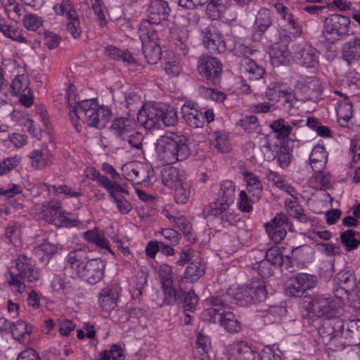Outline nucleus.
<instances>
[{
	"instance_id": "obj_1",
	"label": "nucleus",
	"mask_w": 360,
	"mask_h": 360,
	"mask_svg": "<svg viewBox=\"0 0 360 360\" xmlns=\"http://www.w3.org/2000/svg\"><path fill=\"white\" fill-rule=\"evenodd\" d=\"M360 288L356 283L354 272L345 269L339 272L333 279V297H326L323 295L314 297L305 296L300 304V311L303 317L330 319L336 316L338 310L344 303L349 292Z\"/></svg>"
},
{
	"instance_id": "obj_2",
	"label": "nucleus",
	"mask_w": 360,
	"mask_h": 360,
	"mask_svg": "<svg viewBox=\"0 0 360 360\" xmlns=\"http://www.w3.org/2000/svg\"><path fill=\"white\" fill-rule=\"evenodd\" d=\"M267 295L266 284L263 280L257 279L251 281L247 286L238 287L232 285L227 291L224 300L214 297L211 300L212 307L205 309L202 314V319L210 322L219 321L226 331L237 333L240 329V326L235 315L231 311L219 313V310L214 308L224 304V301L230 299L231 303L239 306H245L253 302L264 301Z\"/></svg>"
},
{
	"instance_id": "obj_3",
	"label": "nucleus",
	"mask_w": 360,
	"mask_h": 360,
	"mask_svg": "<svg viewBox=\"0 0 360 360\" xmlns=\"http://www.w3.org/2000/svg\"><path fill=\"white\" fill-rule=\"evenodd\" d=\"M112 117L107 106H100L96 99H86L70 107V117L77 131L82 129L86 121L90 127L101 129L105 127Z\"/></svg>"
},
{
	"instance_id": "obj_4",
	"label": "nucleus",
	"mask_w": 360,
	"mask_h": 360,
	"mask_svg": "<svg viewBox=\"0 0 360 360\" xmlns=\"http://www.w3.org/2000/svg\"><path fill=\"white\" fill-rule=\"evenodd\" d=\"M319 89V81L316 78L302 77L297 80L294 91L285 84L271 83L266 91V97L275 102L284 98L285 103L293 106L297 101L305 102L309 99L312 93Z\"/></svg>"
},
{
	"instance_id": "obj_5",
	"label": "nucleus",
	"mask_w": 360,
	"mask_h": 360,
	"mask_svg": "<svg viewBox=\"0 0 360 360\" xmlns=\"http://www.w3.org/2000/svg\"><path fill=\"white\" fill-rule=\"evenodd\" d=\"M188 137L181 133L167 131L159 138V161L174 164L186 160L191 155Z\"/></svg>"
},
{
	"instance_id": "obj_6",
	"label": "nucleus",
	"mask_w": 360,
	"mask_h": 360,
	"mask_svg": "<svg viewBox=\"0 0 360 360\" xmlns=\"http://www.w3.org/2000/svg\"><path fill=\"white\" fill-rule=\"evenodd\" d=\"M229 360H284L276 345L264 346L258 352L244 341L236 342L229 349Z\"/></svg>"
},
{
	"instance_id": "obj_7",
	"label": "nucleus",
	"mask_w": 360,
	"mask_h": 360,
	"mask_svg": "<svg viewBox=\"0 0 360 360\" xmlns=\"http://www.w3.org/2000/svg\"><path fill=\"white\" fill-rule=\"evenodd\" d=\"M36 210H39V217L49 224L66 228L84 226L82 222L63 209L61 202L58 200H51L38 205Z\"/></svg>"
},
{
	"instance_id": "obj_8",
	"label": "nucleus",
	"mask_w": 360,
	"mask_h": 360,
	"mask_svg": "<svg viewBox=\"0 0 360 360\" xmlns=\"http://www.w3.org/2000/svg\"><path fill=\"white\" fill-rule=\"evenodd\" d=\"M350 20L341 15H331L324 21L323 35L331 43L340 40L349 32Z\"/></svg>"
},
{
	"instance_id": "obj_9",
	"label": "nucleus",
	"mask_w": 360,
	"mask_h": 360,
	"mask_svg": "<svg viewBox=\"0 0 360 360\" xmlns=\"http://www.w3.org/2000/svg\"><path fill=\"white\" fill-rule=\"evenodd\" d=\"M150 167L139 162H130L122 167V175L130 181L148 186L151 183L153 172Z\"/></svg>"
},
{
	"instance_id": "obj_10",
	"label": "nucleus",
	"mask_w": 360,
	"mask_h": 360,
	"mask_svg": "<svg viewBox=\"0 0 360 360\" xmlns=\"http://www.w3.org/2000/svg\"><path fill=\"white\" fill-rule=\"evenodd\" d=\"M86 253L83 249L70 251L65 258V271L72 278H82L86 266Z\"/></svg>"
},
{
	"instance_id": "obj_11",
	"label": "nucleus",
	"mask_w": 360,
	"mask_h": 360,
	"mask_svg": "<svg viewBox=\"0 0 360 360\" xmlns=\"http://www.w3.org/2000/svg\"><path fill=\"white\" fill-rule=\"evenodd\" d=\"M29 84V79L24 74L15 76L11 84L12 94L19 96L20 103L26 108L31 107L34 103L33 92Z\"/></svg>"
},
{
	"instance_id": "obj_12",
	"label": "nucleus",
	"mask_w": 360,
	"mask_h": 360,
	"mask_svg": "<svg viewBox=\"0 0 360 360\" xmlns=\"http://www.w3.org/2000/svg\"><path fill=\"white\" fill-rule=\"evenodd\" d=\"M198 70L201 76L216 84L222 71V64L214 57L205 56L199 60Z\"/></svg>"
},
{
	"instance_id": "obj_13",
	"label": "nucleus",
	"mask_w": 360,
	"mask_h": 360,
	"mask_svg": "<svg viewBox=\"0 0 360 360\" xmlns=\"http://www.w3.org/2000/svg\"><path fill=\"white\" fill-rule=\"evenodd\" d=\"M159 277H161V286L165 296L164 302L172 304L177 302L180 293L174 288L171 267L167 264H162L159 269Z\"/></svg>"
},
{
	"instance_id": "obj_14",
	"label": "nucleus",
	"mask_w": 360,
	"mask_h": 360,
	"mask_svg": "<svg viewBox=\"0 0 360 360\" xmlns=\"http://www.w3.org/2000/svg\"><path fill=\"white\" fill-rule=\"evenodd\" d=\"M292 60L307 68L314 67L318 62V52L307 44H297L293 46Z\"/></svg>"
},
{
	"instance_id": "obj_15",
	"label": "nucleus",
	"mask_w": 360,
	"mask_h": 360,
	"mask_svg": "<svg viewBox=\"0 0 360 360\" xmlns=\"http://www.w3.org/2000/svg\"><path fill=\"white\" fill-rule=\"evenodd\" d=\"M157 26L158 24L150 20H144L141 23L139 37L146 53H148L150 50L158 46Z\"/></svg>"
},
{
	"instance_id": "obj_16",
	"label": "nucleus",
	"mask_w": 360,
	"mask_h": 360,
	"mask_svg": "<svg viewBox=\"0 0 360 360\" xmlns=\"http://www.w3.org/2000/svg\"><path fill=\"white\" fill-rule=\"evenodd\" d=\"M288 217L283 214H278L269 222L265 224L266 231L271 241L281 243L286 236V230L283 226L288 224Z\"/></svg>"
},
{
	"instance_id": "obj_17",
	"label": "nucleus",
	"mask_w": 360,
	"mask_h": 360,
	"mask_svg": "<svg viewBox=\"0 0 360 360\" xmlns=\"http://www.w3.org/2000/svg\"><path fill=\"white\" fill-rule=\"evenodd\" d=\"M202 42L204 46L212 52H223L226 49V44L218 30L209 26L202 31Z\"/></svg>"
},
{
	"instance_id": "obj_18",
	"label": "nucleus",
	"mask_w": 360,
	"mask_h": 360,
	"mask_svg": "<svg viewBox=\"0 0 360 360\" xmlns=\"http://www.w3.org/2000/svg\"><path fill=\"white\" fill-rule=\"evenodd\" d=\"M105 262L100 258L87 260L86 266L82 278L91 285L101 281L104 276Z\"/></svg>"
},
{
	"instance_id": "obj_19",
	"label": "nucleus",
	"mask_w": 360,
	"mask_h": 360,
	"mask_svg": "<svg viewBox=\"0 0 360 360\" xmlns=\"http://www.w3.org/2000/svg\"><path fill=\"white\" fill-rule=\"evenodd\" d=\"M181 115L185 122L191 127L198 128L204 124L203 113L193 101H186L181 107Z\"/></svg>"
},
{
	"instance_id": "obj_20",
	"label": "nucleus",
	"mask_w": 360,
	"mask_h": 360,
	"mask_svg": "<svg viewBox=\"0 0 360 360\" xmlns=\"http://www.w3.org/2000/svg\"><path fill=\"white\" fill-rule=\"evenodd\" d=\"M138 122L146 129H154L158 124V105L155 102H147L139 111Z\"/></svg>"
},
{
	"instance_id": "obj_21",
	"label": "nucleus",
	"mask_w": 360,
	"mask_h": 360,
	"mask_svg": "<svg viewBox=\"0 0 360 360\" xmlns=\"http://www.w3.org/2000/svg\"><path fill=\"white\" fill-rule=\"evenodd\" d=\"M106 191L112 198L114 203L122 214H127L131 210V203L122 195L123 193H129L124 186L115 181Z\"/></svg>"
},
{
	"instance_id": "obj_22",
	"label": "nucleus",
	"mask_w": 360,
	"mask_h": 360,
	"mask_svg": "<svg viewBox=\"0 0 360 360\" xmlns=\"http://www.w3.org/2000/svg\"><path fill=\"white\" fill-rule=\"evenodd\" d=\"M0 32L6 38L18 43L30 45L31 41L23 34V30L8 24L0 15Z\"/></svg>"
},
{
	"instance_id": "obj_23",
	"label": "nucleus",
	"mask_w": 360,
	"mask_h": 360,
	"mask_svg": "<svg viewBox=\"0 0 360 360\" xmlns=\"http://www.w3.org/2000/svg\"><path fill=\"white\" fill-rule=\"evenodd\" d=\"M212 345L208 336L198 333L195 347L193 350V356L197 360H211Z\"/></svg>"
},
{
	"instance_id": "obj_24",
	"label": "nucleus",
	"mask_w": 360,
	"mask_h": 360,
	"mask_svg": "<svg viewBox=\"0 0 360 360\" xmlns=\"http://www.w3.org/2000/svg\"><path fill=\"white\" fill-rule=\"evenodd\" d=\"M136 123L132 120L120 117L115 120L110 127L112 132L117 137L125 140L134 134Z\"/></svg>"
},
{
	"instance_id": "obj_25",
	"label": "nucleus",
	"mask_w": 360,
	"mask_h": 360,
	"mask_svg": "<svg viewBox=\"0 0 360 360\" xmlns=\"http://www.w3.org/2000/svg\"><path fill=\"white\" fill-rule=\"evenodd\" d=\"M342 57L349 65L360 60V37H354L343 44Z\"/></svg>"
},
{
	"instance_id": "obj_26",
	"label": "nucleus",
	"mask_w": 360,
	"mask_h": 360,
	"mask_svg": "<svg viewBox=\"0 0 360 360\" xmlns=\"http://www.w3.org/2000/svg\"><path fill=\"white\" fill-rule=\"evenodd\" d=\"M16 269L19 274L30 282H32L39 278V274L37 271L34 269V265L31 259L25 255H19L16 259Z\"/></svg>"
},
{
	"instance_id": "obj_27",
	"label": "nucleus",
	"mask_w": 360,
	"mask_h": 360,
	"mask_svg": "<svg viewBox=\"0 0 360 360\" xmlns=\"http://www.w3.org/2000/svg\"><path fill=\"white\" fill-rule=\"evenodd\" d=\"M271 24V13L266 8H262L256 15L254 33L252 37L254 40L258 41L261 39L262 34L267 30Z\"/></svg>"
},
{
	"instance_id": "obj_28",
	"label": "nucleus",
	"mask_w": 360,
	"mask_h": 360,
	"mask_svg": "<svg viewBox=\"0 0 360 360\" xmlns=\"http://www.w3.org/2000/svg\"><path fill=\"white\" fill-rule=\"evenodd\" d=\"M118 293L112 288L107 287L103 288L98 297L99 307L105 311H111L117 305Z\"/></svg>"
},
{
	"instance_id": "obj_29",
	"label": "nucleus",
	"mask_w": 360,
	"mask_h": 360,
	"mask_svg": "<svg viewBox=\"0 0 360 360\" xmlns=\"http://www.w3.org/2000/svg\"><path fill=\"white\" fill-rule=\"evenodd\" d=\"M30 164L37 169H43L51 163L53 156L47 148L34 149L29 154Z\"/></svg>"
},
{
	"instance_id": "obj_30",
	"label": "nucleus",
	"mask_w": 360,
	"mask_h": 360,
	"mask_svg": "<svg viewBox=\"0 0 360 360\" xmlns=\"http://www.w3.org/2000/svg\"><path fill=\"white\" fill-rule=\"evenodd\" d=\"M184 179L183 172L174 167H167L162 172V184L169 188L174 189L179 186H182Z\"/></svg>"
},
{
	"instance_id": "obj_31",
	"label": "nucleus",
	"mask_w": 360,
	"mask_h": 360,
	"mask_svg": "<svg viewBox=\"0 0 360 360\" xmlns=\"http://www.w3.org/2000/svg\"><path fill=\"white\" fill-rule=\"evenodd\" d=\"M327 153L325 148L320 144L315 146L311 150L309 160L314 172H321L325 168L327 162Z\"/></svg>"
},
{
	"instance_id": "obj_32",
	"label": "nucleus",
	"mask_w": 360,
	"mask_h": 360,
	"mask_svg": "<svg viewBox=\"0 0 360 360\" xmlns=\"http://www.w3.org/2000/svg\"><path fill=\"white\" fill-rule=\"evenodd\" d=\"M231 6V0H211L206 8V14L211 20L224 17Z\"/></svg>"
},
{
	"instance_id": "obj_33",
	"label": "nucleus",
	"mask_w": 360,
	"mask_h": 360,
	"mask_svg": "<svg viewBox=\"0 0 360 360\" xmlns=\"http://www.w3.org/2000/svg\"><path fill=\"white\" fill-rule=\"evenodd\" d=\"M270 61L274 66H279L290 63V56L285 45L276 44L269 52Z\"/></svg>"
},
{
	"instance_id": "obj_34",
	"label": "nucleus",
	"mask_w": 360,
	"mask_h": 360,
	"mask_svg": "<svg viewBox=\"0 0 360 360\" xmlns=\"http://www.w3.org/2000/svg\"><path fill=\"white\" fill-rule=\"evenodd\" d=\"M22 26L30 32H34L41 35L44 30V19L37 13H26L22 18Z\"/></svg>"
},
{
	"instance_id": "obj_35",
	"label": "nucleus",
	"mask_w": 360,
	"mask_h": 360,
	"mask_svg": "<svg viewBox=\"0 0 360 360\" xmlns=\"http://www.w3.org/2000/svg\"><path fill=\"white\" fill-rule=\"evenodd\" d=\"M240 71L244 77L252 80L259 79L264 74V69L262 66L248 58L243 60Z\"/></svg>"
},
{
	"instance_id": "obj_36",
	"label": "nucleus",
	"mask_w": 360,
	"mask_h": 360,
	"mask_svg": "<svg viewBox=\"0 0 360 360\" xmlns=\"http://www.w3.org/2000/svg\"><path fill=\"white\" fill-rule=\"evenodd\" d=\"M235 185L229 180L224 181L220 184V189L218 192L219 203L229 206L234 202Z\"/></svg>"
},
{
	"instance_id": "obj_37",
	"label": "nucleus",
	"mask_w": 360,
	"mask_h": 360,
	"mask_svg": "<svg viewBox=\"0 0 360 360\" xmlns=\"http://www.w3.org/2000/svg\"><path fill=\"white\" fill-rule=\"evenodd\" d=\"M275 8L280 16L288 22V28L290 34L293 37L300 34L301 28L299 25L295 22L293 16L291 13L289 12L287 6L281 3H278L275 5Z\"/></svg>"
},
{
	"instance_id": "obj_38",
	"label": "nucleus",
	"mask_w": 360,
	"mask_h": 360,
	"mask_svg": "<svg viewBox=\"0 0 360 360\" xmlns=\"http://www.w3.org/2000/svg\"><path fill=\"white\" fill-rule=\"evenodd\" d=\"M13 337L20 342H25L32 332V326L23 321H18L11 323L10 328Z\"/></svg>"
},
{
	"instance_id": "obj_39",
	"label": "nucleus",
	"mask_w": 360,
	"mask_h": 360,
	"mask_svg": "<svg viewBox=\"0 0 360 360\" xmlns=\"http://www.w3.org/2000/svg\"><path fill=\"white\" fill-rule=\"evenodd\" d=\"M84 238L89 243L95 244L103 249L107 250L111 254H113V252L110 249L109 241L100 233L98 229L94 228V229L86 231L84 233Z\"/></svg>"
},
{
	"instance_id": "obj_40",
	"label": "nucleus",
	"mask_w": 360,
	"mask_h": 360,
	"mask_svg": "<svg viewBox=\"0 0 360 360\" xmlns=\"http://www.w3.org/2000/svg\"><path fill=\"white\" fill-rule=\"evenodd\" d=\"M167 127L174 125L178 120L176 109L167 103L159 105V120Z\"/></svg>"
},
{
	"instance_id": "obj_41",
	"label": "nucleus",
	"mask_w": 360,
	"mask_h": 360,
	"mask_svg": "<svg viewBox=\"0 0 360 360\" xmlns=\"http://www.w3.org/2000/svg\"><path fill=\"white\" fill-rule=\"evenodd\" d=\"M335 109L339 124L342 127L347 126L353 115L351 103L347 99L339 102L337 103Z\"/></svg>"
},
{
	"instance_id": "obj_42",
	"label": "nucleus",
	"mask_w": 360,
	"mask_h": 360,
	"mask_svg": "<svg viewBox=\"0 0 360 360\" xmlns=\"http://www.w3.org/2000/svg\"><path fill=\"white\" fill-rule=\"evenodd\" d=\"M52 9L56 15L65 17L66 20L78 13L70 0H60L53 6Z\"/></svg>"
},
{
	"instance_id": "obj_43",
	"label": "nucleus",
	"mask_w": 360,
	"mask_h": 360,
	"mask_svg": "<svg viewBox=\"0 0 360 360\" xmlns=\"http://www.w3.org/2000/svg\"><path fill=\"white\" fill-rule=\"evenodd\" d=\"M244 179L246 182L247 189L252 193V198L258 200L262 192V185L257 176L251 172L243 173Z\"/></svg>"
},
{
	"instance_id": "obj_44",
	"label": "nucleus",
	"mask_w": 360,
	"mask_h": 360,
	"mask_svg": "<svg viewBox=\"0 0 360 360\" xmlns=\"http://www.w3.org/2000/svg\"><path fill=\"white\" fill-rule=\"evenodd\" d=\"M52 292L58 298L63 299L70 292V286L60 275L55 276L51 282Z\"/></svg>"
},
{
	"instance_id": "obj_45",
	"label": "nucleus",
	"mask_w": 360,
	"mask_h": 360,
	"mask_svg": "<svg viewBox=\"0 0 360 360\" xmlns=\"http://www.w3.org/2000/svg\"><path fill=\"white\" fill-rule=\"evenodd\" d=\"M57 247L53 243H50L46 239H43V242L37 245L34 248V254L39 259L44 261L57 252Z\"/></svg>"
},
{
	"instance_id": "obj_46",
	"label": "nucleus",
	"mask_w": 360,
	"mask_h": 360,
	"mask_svg": "<svg viewBox=\"0 0 360 360\" xmlns=\"http://www.w3.org/2000/svg\"><path fill=\"white\" fill-rule=\"evenodd\" d=\"M42 186L46 187L49 191H52L56 195H63L66 198H78L82 195V191L79 188H74L67 185L56 186L44 184Z\"/></svg>"
},
{
	"instance_id": "obj_47",
	"label": "nucleus",
	"mask_w": 360,
	"mask_h": 360,
	"mask_svg": "<svg viewBox=\"0 0 360 360\" xmlns=\"http://www.w3.org/2000/svg\"><path fill=\"white\" fill-rule=\"evenodd\" d=\"M266 178L269 181H271L275 186L284 191L290 194L292 197L294 196L295 191L290 185L287 184L283 179L276 172L271 170H268L266 173Z\"/></svg>"
},
{
	"instance_id": "obj_48",
	"label": "nucleus",
	"mask_w": 360,
	"mask_h": 360,
	"mask_svg": "<svg viewBox=\"0 0 360 360\" xmlns=\"http://www.w3.org/2000/svg\"><path fill=\"white\" fill-rule=\"evenodd\" d=\"M270 127L279 139H285L291 132L290 124L283 119L274 120Z\"/></svg>"
},
{
	"instance_id": "obj_49",
	"label": "nucleus",
	"mask_w": 360,
	"mask_h": 360,
	"mask_svg": "<svg viewBox=\"0 0 360 360\" xmlns=\"http://www.w3.org/2000/svg\"><path fill=\"white\" fill-rule=\"evenodd\" d=\"M340 238L347 250L356 249L360 244L359 233L351 229L342 232Z\"/></svg>"
},
{
	"instance_id": "obj_50",
	"label": "nucleus",
	"mask_w": 360,
	"mask_h": 360,
	"mask_svg": "<svg viewBox=\"0 0 360 360\" xmlns=\"http://www.w3.org/2000/svg\"><path fill=\"white\" fill-rule=\"evenodd\" d=\"M292 278H294V282L298 284L303 292L314 288L317 283L316 277L308 274H298Z\"/></svg>"
},
{
	"instance_id": "obj_51",
	"label": "nucleus",
	"mask_w": 360,
	"mask_h": 360,
	"mask_svg": "<svg viewBox=\"0 0 360 360\" xmlns=\"http://www.w3.org/2000/svg\"><path fill=\"white\" fill-rule=\"evenodd\" d=\"M84 175L87 179L92 181H97L98 184L103 187L105 190H108L114 182L106 176L102 175L94 167H88L84 170Z\"/></svg>"
},
{
	"instance_id": "obj_52",
	"label": "nucleus",
	"mask_w": 360,
	"mask_h": 360,
	"mask_svg": "<svg viewBox=\"0 0 360 360\" xmlns=\"http://www.w3.org/2000/svg\"><path fill=\"white\" fill-rule=\"evenodd\" d=\"M204 274V266L199 262L189 264L185 271V278L191 282L197 281Z\"/></svg>"
},
{
	"instance_id": "obj_53",
	"label": "nucleus",
	"mask_w": 360,
	"mask_h": 360,
	"mask_svg": "<svg viewBox=\"0 0 360 360\" xmlns=\"http://www.w3.org/2000/svg\"><path fill=\"white\" fill-rule=\"evenodd\" d=\"M27 142V136L20 133H13L8 136L7 139L2 141V143L7 148H22Z\"/></svg>"
},
{
	"instance_id": "obj_54",
	"label": "nucleus",
	"mask_w": 360,
	"mask_h": 360,
	"mask_svg": "<svg viewBox=\"0 0 360 360\" xmlns=\"http://www.w3.org/2000/svg\"><path fill=\"white\" fill-rule=\"evenodd\" d=\"M5 238L8 243L15 246L20 245L21 243L20 225L16 223L9 224L5 230Z\"/></svg>"
},
{
	"instance_id": "obj_55",
	"label": "nucleus",
	"mask_w": 360,
	"mask_h": 360,
	"mask_svg": "<svg viewBox=\"0 0 360 360\" xmlns=\"http://www.w3.org/2000/svg\"><path fill=\"white\" fill-rule=\"evenodd\" d=\"M286 208L289 214L302 223H307L310 218L304 212L303 210L295 201H286Z\"/></svg>"
},
{
	"instance_id": "obj_56",
	"label": "nucleus",
	"mask_w": 360,
	"mask_h": 360,
	"mask_svg": "<svg viewBox=\"0 0 360 360\" xmlns=\"http://www.w3.org/2000/svg\"><path fill=\"white\" fill-rule=\"evenodd\" d=\"M330 175L321 172H314V174L309 180L310 186L315 190L322 189V188L329 185L330 182Z\"/></svg>"
},
{
	"instance_id": "obj_57",
	"label": "nucleus",
	"mask_w": 360,
	"mask_h": 360,
	"mask_svg": "<svg viewBox=\"0 0 360 360\" xmlns=\"http://www.w3.org/2000/svg\"><path fill=\"white\" fill-rule=\"evenodd\" d=\"M98 360H124L122 348L118 345H113L110 350L100 354Z\"/></svg>"
},
{
	"instance_id": "obj_58",
	"label": "nucleus",
	"mask_w": 360,
	"mask_h": 360,
	"mask_svg": "<svg viewBox=\"0 0 360 360\" xmlns=\"http://www.w3.org/2000/svg\"><path fill=\"white\" fill-rule=\"evenodd\" d=\"M6 281L10 286L18 293H22L25 290V285L22 281L23 276L20 274H14L8 271L5 274Z\"/></svg>"
},
{
	"instance_id": "obj_59",
	"label": "nucleus",
	"mask_w": 360,
	"mask_h": 360,
	"mask_svg": "<svg viewBox=\"0 0 360 360\" xmlns=\"http://www.w3.org/2000/svg\"><path fill=\"white\" fill-rule=\"evenodd\" d=\"M67 30L75 39L80 37L82 27L78 13L67 19Z\"/></svg>"
},
{
	"instance_id": "obj_60",
	"label": "nucleus",
	"mask_w": 360,
	"mask_h": 360,
	"mask_svg": "<svg viewBox=\"0 0 360 360\" xmlns=\"http://www.w3.org/2000/svg\"><path fill=\"white\" fill-rule=\"evenodd\" d=\"M228 205H222L219 203V200L211 203L205 207L204 210V216L207 219H211L216 217L221 214L228 208Z\"/></svg>"
},
{
	"instance_id": "obj_61",
	"label": "nucleus",
	"mask_w": 360,
	"mask_h": 360,
	"mask_svg": "<svg viewBox=\"0 0 360 360\" xmlns=\"http://www.w3.org/2000/svg\"><path fill=\"white\" fill-rule=\"evenodd\" d=\"M340 85L360 89V75L355 70L348 72L340 81Z\"/></svg>"
},
{
	"instance_id": "obj_62",
	"label": "nucleus",
	"mask_w": 360,
	"mask_h": 360,
	"mask_svg": "<svg viewBox=\"0 0 360 360\" xmlns=\"http://www.w3.org/2000/svg\"><path fill=\"white\" fill-rule=\"evenodd\" d=\"M8 18L15 22H18L22 20L24 15L26 14V11L23 6L20 4H14L9 9L5 11Z\"/></svg>"
},
{
	"instance_id": "obj_63",
	"label": "nucleus",
	"mask_w": 360,
	"mask_h": 360,
	"mask_svg": "<svg viewBox=\"0 0 360 360\" xmlns=\"http://www.w3.org/2000/svg\"><path fill=\"white\" fill-rule=\"evenodd\" d=\"M175 189V200L178 204H186L190 197V186L184 181L182 182V186H179Z\"/></svg>"
},
{
	"instance_id": "obj_64",
	"label": "nucleus",
	"mask_w": 360,
	"mask_h": 360,
	"mask_svg": "<svg viewBox=\"0 0 360 360\" xmlns=\"http://www.w3.org/2000/svg\"><path fill=\"white\" fill-rule=\"evenodd\" d=\"M20 126L25 127L27 132H29L38 140L42 139V131L38 127H37L29 114L20 123Z\"/></svg>"
}]
</instances>
